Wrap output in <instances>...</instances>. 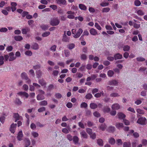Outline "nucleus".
<instances>
[{
	"mask_svg": "<svg viewBox=\"0 0 147 147\" xmlns=\"http://www.w3.org/2000/svg\"><path fill=\"white\" fill-rule=\"evenodd\" d=\"M87 104L85 102H83L81 103L80 105V107L82 108H86L87 106Z\"/></svg>",
	"mask_w": 147,
	"mask_h": 147,
	"instance_id": "603ef678",
	"label": "nucleus"
},
{
	"mask_svg": "<svg viewBox=\"0 0 147 147\" xmlns=\"http://www.w3.org/2000/svg\"><path fill=\"white\" fill-rule=\"evenodd\" d=\"M119 96V94L117 92H113L110 94V96L111 97H117Z\"/></svg>",
	"mask_w": 147,
	"mask_h": 147,
	"instance_id": "2f4dec72",
	"label": "nucleus"
},
{
	"mask_svg": "<svg viewBox=\"0 0 147 147\" xmlns=\"http://www.w3.org/2000/svg\"><path fill=\"white\" fill-rule=\"evenodd\" d=\"M90 107L91 109H94L97 107V106L96 103H92L90 104Z\"/></svg>",
	"mask_w": 147,
	"mask_h": 147,
	"instance_id": "473e14b6",
	"label": "nucleus"
},
{
	"mask_svg": "<svg viewBox=\"0 0 147 147\" xmlns=\"http://www.w3.org/2000/svg\"><path fill=\"white\" fill-rule=\"evenodd\" d=\"M11 9L12 11L13 12L16 9V6L17 5V4L16 2H11Z\"/></svg>",
	"mask_w": 147,
	"mask_h": 147,
	"instance_id": "4468645a",
	"label": "nucleus"
},
{
	"mask_svg": "<svg viewBox=\"0 0 147 147\" xmlns=\"http://www.w3.org/2000/svg\"><path fill=\"white\" fill-rule=\"evenodd\" d=\"M142 102L141 100L140 99H137L135 102V103L137 105L141 104Z\"/></svg>",
	"mask_w": 147,
	"mask_h": 147,
	"instance_id": "69168bd1",
	"label": "nucleus"
},
{
	"mask_svg": "<svg viewBox=\"0 0 147 147\" xmlns=\"http://www.w3.org/2000/svg\"><path fill=\"white\" fill-rule=\"evenodd\" d=\"M134 4L135 6H140L141 4V2L138 0H136L134 1Z\"/></svg>",
	"mask_w": 147,
	"mask_h": 147,
	"instance_id": "a19ab883",
	"label": "nucleus"
},
{
	"mask_svg": "<svg viewBox=\"0 0 147 147\" xmlns=\"http://www.w3.org/2000/svg\"><path fill=\"white\" fill-rule=\"evenodd\" d=\"M127 110L131 112L132 113H136V111L132 107H129L127 109Z\"/></svg>",
	"mask_w": 147,
	"mask_h": 147,
	"instance_id": "052dcab7",
	"label": "nucleus"
},
{
	"mask_svg": "<svg viewBox=\"0 0 147 147\" xmlns=\"http://www.w3.org/2000/svg\"><path fill=\"white\" fill-rule=\"evenodd\" d=\"M14 39L17 41H20L23 39V37L20 36H16L14 37Z\"/></svg>",
	"mask_w": 147,
	"mask_h": 147,
	"instance_id": "cd10ccee",
	"label": "nucleus"
},
{
	"mask_svg": "<svg viewBox=\"0 0 147 147\" xmlns=\"http://www.w3.org/2000/svg\"><path fill=\"white\" fill-rule=\"evenodd\" d=\"M47 104V101L44 100L39 102V104L41 106H46Z\"/></svg>",
	"mask_w": 147,
	"mask_h": 147,
	"instance_id": "58836bf2",
	"label": "nucleus"
},
{
	"mask_svg": "<svg viewBox=\"0 0 147 147\" xmlns=\"http://www.w3.org/2000/svg\"><path fill=\"white\" fill-rule=\"evenodd\" d=\"M117 115L119 118L123 119H123L125 118L126 117L125 115L121 112L118 113L117 114Z\"/></svg>",
	"mask_w": 147,
	"mask_h": 147,
	"instance_id": "ddd939ff",
	"label": "nucleus"
},
{
	"mask_svg": "<svg viewBox=\"0 0 147 147\" xmlns=\"http://www.w3.org/2000/svg\"><path fill=\"white\" fill-rule=\"evenodd\" d=\"M40 28L43 30H45L48 29L49 26L47 25H41L40 26Z\"/></svg>",
	"mask_w": 147,
	"mask_h": 147,
	"instance_id": "7c9ffc66",
	"label": "nucleus"
},
{
	"mask_svg": "<svg viewBox=\"0 0 147 147\" xmlns=\"http://www.w3.org/2000/svg\"><path fill=\"white\" fill-rule=\"evenodd\" d=\"M137 123L141 125H146L147 123V120L145 117H142L138 119Z\"/></svg>",
	"mask_w": 147,
	"mask_h": 147,
	"instance_id": "7ed1b4c3",
	"label": "nucleus"
},
{
	"mask_svg": "<svg viewBox=\"0 0 147 147\" xmlns=\"http://www.w3.org/2000/svg\"><path fill=\"white\" fill-rule=\"evenodd\" d=\"M23 137V135L22 131H20L18 134L17 137L18 140L19 141H20L22 139Z\"/></svg>",
	"mask_w": 147,
	"mask_h": 147,
	"instance_id": "f8f14e48",
	"label": "nucleus"
},
{
	"mask_svg": "<svg viewBox=\"0 0 147 147\" xmlns=\"http://www.w3.org/2000/svg\"><path fill=\"white\" fill-rule=\"evenodd\" d=\"M31 136L34 138H36L39 136V134L37 132L32 131L31 133Z\"/></svg>",
	"mask_w": 147,
	"mask_h": 147,
	"instance_id": "f3484780",
	"label": "nucleus"
},
{
	"mask_svg": "<svg viewBox=\"0 0 147 147\" xmlns=\"http://www.w3.org/2000/svg\"><path fill=\"white\" fill-rule=\"evenodd\" d=\"M114 72L112 70H109L107 72V75L110 77H112L114 75Z\"/></svg>",
	"mask_w": 147,
	"mask_h": 147,
	"instance_id": "ea45409f",
	"label": "nucleus"
},
{
	"mask_svg": "<svg viewBox=\"0 0 147 147\" xmlns=\"http://www.w3.org/2000/svg\"><path fill=\"white\" fill-rule=\"evenodd\" d=\"M24 142L25 147H28L30 144V140L29 139H25L24 140Z\"/></svg>",
	"mask_w": 147,
	"mask_h": 147,
	"instance_id": "5701e85b",
	"label": "nucleus"
},
{
	"mask_svg": "<svg viewBox=\"0 0 147 147\" xmlns=\"http://www.w3.org/2000/svg\"><path fill=\"white\" fill-rule=\"evenodd\" d=\"M79 8L82 10L85 11L87 9L86 7L84 4H80L79 5Z\"/></svg>",
	"mask_w": 147,
	"mask_h": 147,
	"instance_id": "b1692460",
	"label": "nucleus"
},
{
	"mask_svg": "<svg viewBox=\"0 0 147 147\" xmlns=\"http://www.w3.org/2000/svg\"><path fill=\"white\" fill-rule=\"evenodd\" d=\"M50 34V32H45L42 34V36L43 37H46L48 36Z\"/></svg>",
	"mask_w": 147,
	"mask_h": 147,
	"instance_id": "e433bc0d",
	"label": "nucleus"
},
{
	"mask_svg": "<svg viewBox=\"0 0 147 147\" xmlns=\"http://www.w3.org/2000/svg\"><path fill=\"white\" fill-rule=\"evenodd\" d=\"M106 126L105 124H103L100 125L99 128L102 131H104L105 130L106 128Z\"/></svg>",
	"mask_w": 147,
	"mask_h": 147,
	"instance_id": "09e8293b",
	"label": "nucleus"
},
{
	"mask_svg": "<svg viewBox=\"0 0 147 147\" xmlns=\"http://www.w3.org/2000/svg\"><path fill=\"white\" fill-rule=\"evenodd\" d=\"M110 109L109 107H106L104 108L103 111L105 113H108L110 111Z\"/></svg>",
	"mask_w": 147,
	"mask_h": 147,
	"instance_id": "de8ad7c7",
	"label": "nucleus"
},
{
	"mask_svg": "<svg viewBox=\"0 0 147 147\" xmlns=\"http://www.w3.org/2000/svg\"><path fill=\"white\" fill-rule=\"evenodd\" d=\"M16 126V124L13 123L11 124L9 128V130L11 133L13 134L14 133Z\"/></svg>",
	"mask_w": 147,
	"mask_h": 147,
	"instance_id": "0eeeda50",
	"label": "nucleus"
},
{
	"mask_svg": "<svg viewBox=\"0 0 147 147\" xmlns=\"http://www.w3.org/2000/svg\"><path fill=\"white\" fill-rule=\"evenodd\" d=\"M129 132L130 133H133V135L135 138H137L139 137V134L136 132H134V131L133 130H130Z\"/></svg>",
	"mask_w": 147,
	"mask_h": 147,
	"instance_id": "393cba45",
	"label": "nucleus"
},
{
	"mask_svg": "<svg viewBox=\"0 0 147 147\" xmlns=\"http://www.w3.org/2000/svg\"><path fill=\"white\" fill-rule=\"evenodd\" d=\"M123 50L124 51H129L130 49V47L129 46L126 45L124 46L123 47Z\"/></svg>",
	"mask_w": 147,
	"mask_h": 147,
	"instance_id": "72a5a7b5",
	"label": "nucleus"
},
{
	"mask_svg": "<svg viewBox=\"0 0 147 147\" xmlns=\"http://www.w3.org/2000/svg\"><path fill=\"white\" fill-rule=\"evenodd\" d=\"M17 94L20 96H23L26 98H28L29 96L28 94L25 92H20L17 93Z\"/></svg>",
	"mask_w": 147,
	"mask_h": 147,
	"instance_id": "9b49d317",
	"label": "nucleus"
},
{
	"mask_svg": "<svg viewBox=\"0 0 147 147\" xmlns=\"http://www.w3.org/2000/svg\"><path fill=\"white\" fill-rule=\"evenodd\" d=\"M120 105L118 103H115L111 106V108L113 110H117L120 109Z\"/></svg>",
	"mask_w": 147,
	"mask_h": 147,
	"instance_id": "1a4fd4ad",
	"label": "nucleus"
},
{
	"mask_svg": "<svg viewBox=\"0 0 147 147\" xmlns=\"http://www.w3.org/2000/svg\"><path fill=\"white\" fill-rule=\"evenodd\" d=\"M137 60L139 61H143L145 60V59L141 57H137L136 58Z\"/></svg>",
	"mask_w": 147,
	"mask_h": 147,
	"instance_id": "bf43d9fd",
	"label": "nucleus"
},
{
	"mask_svg": "<svg viewBox=\"0 0 147 147\" xmlns=\"http://www.w3.org/2000/svg\"><path fill=\"white\" fill-rule=\"evenodd\" d=\"M142 142L144 146L147 145V140L146 139H144L142 140Z\"/></svg>",
	"mask_w": 147,
	"mask_h": 147,
	"instance_id": "774afa93",
	"label": "nucleus"
},
{
	"mask_svg": "<svg viewBox=\"0 0 147 147\" xmlns=\"http://www.w3.org/2000/svg\"><path fill=\"white\" fill-rule=\"evenodd\" d=\"M56 3L59 4H62L66 5V1L65 0H56Z\"/></svg>",
	"mask_w": 147,
	"mask_h": 147,
	"instance_id": "a211bd4d",
	"label": "nucleus"
},
{
	"mask_svg": "<svg viewBox=\"0 0 147 147\" xmlns=\"http://www.w3.org/2000/svg\"><path fill=\"white\" fill-rule=\"evenodd\" d=\"M136 111L138 113L137 114V116L138 115V114L143 115L145 114V111L140 109H137L136 110Z\"/></svg>",
	"mask_w": 147,
	"mask_h": 147,
	"instance_id": "412c9836",
	"label": "nucleus"
},
{
	"mask_svg": "<svg viewBox=\"0 0 147 147\" xmlns=\"http://www.w3.org/2000/svg\"><path fill=\"white\" fill-rule=\"evenodd\" d=\"M13 118L16 119L15 121L16 122L19 119L20 117L18 113H14L13 115Z\"/></svg>",
	"mask_w": 147,
	"mask_h": 147,
	"instance_id": "c85d7f7f",
	"label": "nucleus"
},
{
	"mask_svg": "<svg viewBox=\"0 0 147 147\" xmlns=\"http://www.w3.org/2000/svg\"><path fill=\"white\" fill-rule=\"evenodd\" d=\"M114 57L115 60L121 59L122 58V55L121 54L118 53L114 55Z\"/></svg>",
	"mask_w": 147,
	"mask_h": 147,
	"instance_id": "aec40b11",
	"label": "nucleus"
},
{
	"mask_svg": "<svg viewBox=\"0 0 147 147\" xmlns=\"http://www.w3.org/2000/svg\"><path fill=\"white\" fill-rule=\"evenodd\" d=\"M78 140L79 139L77 137L75 136L73 137V141L75 143H77L78 141Z\"/></svg>",
	"mask_w": 147,
	"mask_h": 147,
	"instance_id": "4d7b16f0",
	"label": "nucleus"
},
{
	"mask_svg": "<svg viewBox=\"0 0 147 147\" xmlns=\"http://www.w3.org/2000/svg\"><path fill=\"white\" fill-rule=\"evenodd\" d=\"M21 77L23 79H25L26 80H28L27 82L28 84H30L31 82V81L28 79V78L27 77L26 74L25 73H23L21 74Z\"/></svg>",
	"mask_w": 147,
	"mask_h": 147,
	"instance_id": "9d476101",
	"label": "nucleus"
},
{
	"mask_svg": "<svg viewBox=\"0 0 147 147\" xmlns=\"http://www.w3.org/2000/svg\"><path fill=\"white\" fill-rule=\"evenodd\" d=\"M89 32L90 34L93 36H96L98 35L97 30L94 28L90 29Z\"/></svg>",
	"mask_w": 147,
	"mask_h": 147,
	"instance_id": "6e6552de",
	"label": "nucleus"
},
{
	"mask_svg": "<svg viewBox=\"0 0 147 147\" xmlns=\"http://www.w3.org/2000/svg\"><path fill=\"white\" fill-rule=\"evenodd\" d=\"M72 34H74L73 37L75 38H79L83 32L82 29L80 28L78 30L76 28L72 29L71 30Z\"/></svg>",
	"mask_w": 147,
	"mask_h": 147,
	"instance_id": "f257e3e1",
	"label": "nucleus"
},
{
	"mask_svg": "<svg viewBox=\"0 0 147 147\" xmlns=\"http://www.w3.org/2000/svg\"><path fill=\"white\" fill-rule=\"evenodd\" d=\"M60 23L59 20L57 18H55L51 19L50 24L52 26H57L59 25Z\"/></svg>",
	"mask_w": 147,
	"mask_h": 147,
	"instance_id": "20e7f679",
	"label": "nucleus"
},
{
	"mask_svg": "<svg viewBox=\"0 0 147 147\" xmlns=\"http://www.w3.org/2000/svg\"><path fill=\"white\" fill-rule=\"evenodd\" d=\"M39 94L37 96V99L38 100H41L45 98L44 96L42 94H44L45 92L44 91L42 90H39L38 91Z\"/></svg>",
	"mask_w": 147,
	"mask_h": 147,
	"instance_id": "39448f33",
	"label": "nucleus"
},
{
	"mask_svg": "<svg viewBox=\"0 0 147 147\" xmlns=\"http://www.w3.org/2000/svg\"><path fill=\"white\" fill-rule=\"evenodd\" d=\"M4 60L6 61H7L8 60L9 61H12L16 59V57L14 56V54L12 52L9 53V55L7 54L4 55Z\"/></svg>",
	"mask_w": 147,
	"mask_h": 147,
	"instance_id": "f03ea898",
	"label": "nucleus"
},
{
	"mask_svg": "<svg viewBox=\"0 0 147 147\" xmlns=\"http://www.w3.org/2000/svg\"><path fill=\"white\" fill-rule=\"evenodd\" d=\"M7 29L6 28H2L0 29V32H6L7 31Z\"/></svg>",
	"mask_w": 147,
	"mask_h": 147,
	"instance_id": "0e129e2a",
	"label": "nucleus"
},
{
	"mask_svg": "<svg viewBox=\"0 0 147 147\" xmlns=\"http://www.w3.org/2000/svg\"><path fill=\"white\" fill-rule=\"evenodd\" d=\"M94 116L97 117H98L100 116V113L97 111H95L93 113Z\"/></svg>",
	"mask_w": 147,
	"mask_h": 147,
	"instance_id": "e2e57ef3",
	"label": "nucleus"
},
{
	"mask_svg": "<svg viewBox=\"0 0 147 147\" xmlns=\"http://www.w3.org/2000/svg\"><path fill=\"white\" fill-rule=\"evenodd\" d=\"M5 119V117L3 116H1L0 117V121L2 123H4Z\"/></svg>",
	"mask_w": 147,
	"mask_h": 147,
	"instance_id": "c03bdc74",
	"label": "nucleus"
},
{
	"mask_svg": "<svg viewBox=\"0 0 147 147\" xmlns=\"http://www.w3.org/2000/svg\"><path fill=\"white\" fill-rule=\"evenodd\" d=\"M110 10V9L109 7H105L102 9V12L103 13L108 12Z\"/></svg>",
	"mask_w": 147,
	"mask_h": 147,
	"instance_id": "8fccbe9b",
	"label": "nucleus"
},
{
	"mask_svg": "<svg viewBox=\"0 0 147 147\" xmlns=\"http://www.w3.org/2000/svg\"><path fill=\"white\" fill-rule=\"evenodd\" d=\"M80 134L81 137H83L84 138H87V134L84 130L80 132Z\"/></svg>",
	"mask_w": 147,
	"mask_h": 147,
	"instance_id": "4be33fe9",
	"label": "nucleus"
},
{
	"mask_svg": "<svg viewBox=\"0 0 147 147\" xmlns=\"http://www.w3.org/2000/svg\"><path fill=\"white\" fill-rule=\"evenodd\" d=\"M1 12L4 15L7 16L8 15V12L5 9H3L1 11Z\"/></svg>",
	"mask_w": 147,
	"mask_h": 147,
	"instance_id": "338daca9",
	"label": "nucleus"
},
{
	"mask_svg": "<svg viewBox=\"0 0 147 147\" xmlns=\"http://www.w3.org/2000/svg\"><path fill=\"white\" fill-rule=\"evenodd\" d=\"M109 142L111 144H114L115 141V139L113 138H110L109 140Z\"/></svg>",
	"mask_w": 147,
	"mask_h": 147,
	"instance_id": "79ce46f5",
	"label": "nucleus"
},
{
	"mask_svg": "<svg viewBox=\"0 0 147 147\" xmlns=\"http://www.w3.org/2000/svg\"><path fill=\"white\" fill-rule=\"evenodd\" d=\"M4 56H0V66L3 65L5 61H6L4 60Z\"/></svg>",
	"mask_w": 147,
	"mask_h": 147,
	"instance_id": "bb28decb",
	"label": "nucleus"
},
{
	"mask_svg": "<svg viewBox=\"0 0 147 147\" xmlns=\"http://www.w3.org/2000/svg\"><path fill=\"white\" fill-rule=\"evenodd\" d=\"M25 54L27 56H31L32 55V53L30 51H27L25 53Z\"/></svg>",
	"mask_w": 147,
	"mask_h": 147,
	"instance_id": "5fc2aeb1",
	"label": "nucleus"
},
{
	"mask_svg": "<svg viewBox=\"0 0 147 147\" xmlns=\"http://www.w3.org/2000/svg\"><path fill=\"white\" fill-rule=\"evenodd\" d=\"M107 130L109 131L113 132L115 130V128L114 127L110 126Z\"/></svg>",
	"mask_w": 147,
	"mask_h": 147,
	"instance_id": "37998d69",
	"label": "nucleus"
},
{
	"mask_svg": "<svg viewBox=\"0 0 147 147\" xmlns=\"http://www.w3.org/2000/svg\"><path fill=\"white\" fill-rule=\"evenodd\" d=\"M32 48L34 50H37L39 49V45L36 43H34L32 45Z\"/></svg>",
	"mask_w": 147,
	"mask_h": 147,
	"instance_id": "c756f323",
	"label": "nucleus"
},
{
	"mask_svg": "<svg viewBox=\"0 0 147 147\" xmlns=\"http://www.w3.org/2000/svg\"><path fill=\"white\" fill-rule=\"evenodd\" d=\"M122 143V140L121 139H118L116 140V144L118 145H121Z\"/></svg>",
	"mask_w": 147,
	"mask_h": 147,
	"instance_id": "13d9d810",
	"label": "nucleus"
},
{
	"mask_svg": "<svg viewBox=\"0 0 147 147\" xmlns=\"http://www.w3.org/2000/svg\"><path fill=\"white\" fill-rule=\"evenodd\" d=\"M67 14L68 15L67 18L70 19H73L75 18V12L71 11H68L67 12Z\"/></svg>",
	"mask_w": 147,
	"mask_h": 147,
	"instance_id": "423d86ee",
	"label": "nucleus"
},
{
	"mask_svg": "<svg viewBox=\"0 0 147 147\" xmlns=\"http://www.w3.org/2000/svg\"><path fill=\"white\" fill-rule=\"evenodd\" d=\"M75 46V45L73 43H70L67 45L68 48L70 50L74 49Z\"/></svg>",
	"mask_w": 147,
	"mask_h": 147,
	"instance_id": "4c0bfd02",
	"label": "nucleus"
},
{
	"mask_svg": "<svg viewBox=\"0 0 147 147\" xmlns=\"http://www.w3.org/2000/svg\"><path fill=\"white\" fill-rule=\"evenodd\" d=\"M94 26L97 29L99 30H101L102 29L101 27L98 23H95Z\"/></svg>",
	"mask_w": 147,
	"mask_h": 147,
	"instance_id": "a18cd8bd",
	"label": "nucleus"
},
{
	"mask_svg": "<svg viewBox=\"0 0 147 147\" xmlns=\"http://www.w3.org/2000/svg\"><path fill=\"white\" fill-rule=\"evenodd\" d=\"M28 13L27 12H24L22 13V16L23 17H24L26 16V17L28 19H30L32 18V16L28 14Z\"/></svg>",
	"mask_w": 147,
	"mask_h": 147,
	"instance_id": "6ab92c4d",
	"label": "nucleus"
},
{
	"mask_svg": "<svg viewBox=\"0 0 147 147\" xmlns=\"http://www.w3.org/2000/svg\"><path fill=\"white\" fill-rule=\"evenodd\" d=\"M90 136V138L93 139H94L96 138V135L95 133H92Z\"/></svg>",
	"mask_w": 147,
	"mask_h": 147,
	"instance_id": "680f3d73",
	"label": "nucleus"
},
{
	"mask_svg": "<svg viewBox=\"0 0 147 147\" xmlns=\"http://www.w3.org/2000/svg\"><path fill=\"white\" fill-rule=\"evenodd\" d=\"M70 38L65 35L63 36V41L65 42H68L69 41Z\"/></svg>",
	"mask_w": 147,
	"mask_h": 147,
	"instance_id": "c9c22d12",
	"label": "nucleus"
},
{
	"mask_svg": "<svg viewBox=\"0 0 147 147\" xmlns=\"http://www.w3.org/2000/svg\"><path fill=\"white\" fill-rule=\"evenodd\" d=\"M14 102L16 104L18 105H20L22 104V102L18 98H16L14 101Z\"/></svg>",
	"mask_w": 147,
	"mask_h": 147,
	"instance_id": "49530a36",
	"label": "nucleus"
},
{
	"mask_svg": "<svg viewBox=\"0 0 147 147\" xmlns=\"http://www.w3.org/2000/svg\"><path fill=\"white\" fill-rule=\"evenodd\" d=\"M97 144L100 146H102L103 145V141L101 139H99L97 140Z\"/></svg>",
	"mask_w": 147,
	"mask_h": 147,
	"instance_id": "f704fd0d",
	"label": "nucleus"
},
{
	"mask_svg": "<svg viewBox=\"0 0 147 147\" xmlns=\"http://www.w3.org/2000/svg\"><path fill=\"white\" fill-rule=\"evenodd\" d=\"M137 13L139 15L142 16L144 15V13L142 10L139 9L138 10Z\"/></svg>",
	"mask_w": 147,
	"mask_h": 147,
	"instance_id": "3c124183",
	"label": "nucleus"
},
{
	"mask_svg": "<svg viewBox=\"0 0 147 147\" xmlns=\"http://www.w3.org/2000/svg\"><path fill=\"white\" fill-rule=\"evenodd\" d=\"M71 130V128L70 127H68V129H67L66 128H63L62 129V132L63 133L67 134L68 133L69 131Z\"/></svg>",
	"mask_w": 147,
	"mask_h": 147,
	"instance_id": "a878e982",
	"label": "nucleus"
},
{
	"mask_svg": "<svg viewBox=\"0 0 147 147\" xmlns=\"http://www.w3.org/2000/svg\"><path fill=\"white\" fill-rule=\"evenodd\" d=\"M131 144L130 142H124L123 144V147H130Z\"/></svg>",
	"mask_w": 147,
	"mask_h": 147,
	"instance_id": "6e6d98bb",
	"label": "nucleus"
},
{
	"mask_svg": "<svg viewBox=\"0 0 147 147\" xmlns=\"http://www.w3.org/2000/svg\"><path fill=\"white\" fill-rule=\"evenodd\" d=\"M116 127L119 129H120L123 127V125L122 123L117 122L115 123Z\"/></svg>",
	"mask_w": 147,
	"mask_h": 147,
	"instance_id": "2eb2a0df",
	"label": "nucleus"
},
{
	"mask_svg": "<svg viewBox=\"0 0 147 147\" xmlns=\"http://www.w3.org/2000/svg\"><path fill=\"white\" fill-rule=\"evenodd\" d=\"M80 58L82 60H85L87 59V58L86 55L82 54L81 55Z\"/></svg>",
	"mask_w": 147,
	"mask_h": 147,
	"instance_id": "864d4df0",
	"label": "nucleus"
},
{
	"mask_svg": "<svg viewBox=\"0 0 147 147\" xmlns=\"http://www.w3.org/2000/svg\"><path fill=\"white\" fill-rule=\"evenodd\" d=\"M118 83V82L117 81L112 80L109 82V84L110 85L117 86Z\"/></svg>",
	"mask_w": 147,
	"mask_h": 147,
	"instance_id": "dca6fc26",
	"label": "nucleus"
}]
</instances>
